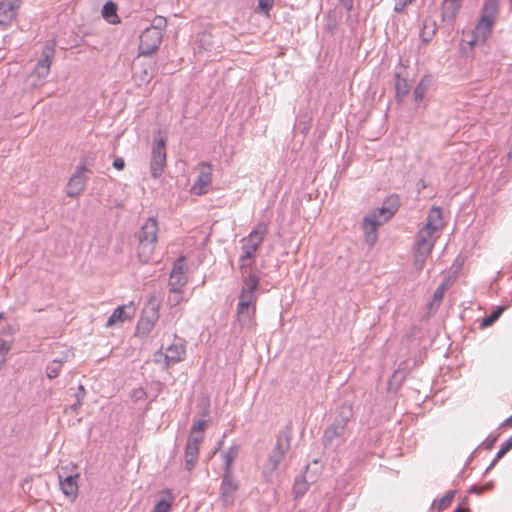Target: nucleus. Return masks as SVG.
<instances>
[{"mask_svg": "<svg viewBox=\"0 0 512 512\" xmlns=\"http://www.w3.org/2000/svg\"><path fill=\"white\" fill-rule=\"evenodd\" d=\"M83 401H80V400H76L75 399V402L70 405L69 409L74 412V413H77L78 409L81 407Z\"/></svg>", "mask_w": 512, "mask_h": 512, "instance_id": "nucleus-54", "label": "nucleus"}, {"mask_svg": "<svg viewBox=\"0 0 512 512\" xmlns=\"http://www.w3.org/2000/svg\"><path fill=\"white\" fill-rule=\"evenodd\" d=\"M126 308H130L129 306L122 305L117 307L113 313L109 316L106 326L112 327L117 323H123L125 320L130 318V315L126 312Z\"/></svg>", "mask_w": 512, "mask_h": 512, "instance_id": "nucleus-26", "label": "nucleus"}, {"mask_svg": "<svg viewBox=\"0 0 512 512\" xmlns=\"http://www.w3.org/2000/svg\"><path fill=\"white\" fill-rule=\"evenodd\" d=\"M3 333H6L7 336L9 337V339L0 337V356L6 357V355L8 354V352L11 349L13 339H12L9 331H4Z\"/></svg>", "mask_w": 512, "mask_h": 512, "instance_id": "nucleus-38", "label": "nucleus"}, {"mask_svg": "<svg viewBox=\"0 0 512 512\" xmlns=\"http://www.w3.org/2000/svg\"><path fill=\"white\" fill-rule=\"evenodd\" d=\"M86 396V390L83 385H79L77 388V392L74 394L76 400L83 401Z\"/></svg>", "mask_w": 512, "mask_h": 512, "instance_id": "nucleus-49", "label": "nucleus"}, {"mask_svg": "<svg viewBox=\"0 0 512 512\" xmlns=\"http://www.w3.org/2000/svg\"><path fill=\"white\" fill-rule=\"evenodd\" d=\"M166 166V140L162 137L154 140L151 150L150 170L153 178L162 175Z\"/></svg>", "mask_w": 512, "mask_h": 512, "instance_id": "nucleus-7", "label": "nucleus"}, {"mask_svg": "<svg viewBox=\"0 0 512 512\" xmlns=\"http://www.w3.org/2000/svg\"><path fill=\"white\" fill-rule=\"evenodd\" d=\"M415 0H395L394 12L404 13L406 8L411 5Z\"/></svg>", "mask_w": 512, "mask_h": 512, "instance_id": "nucleus-45", "label": "nucleus"}, {"mask_svg": "<svg viewBox=\"0 0 512 512\" xmlns=\"http://www.w3.org/2000/svg\"><path fill=\"white\" fill-rule=\"evenodd\" d=\"M163 34L146 28L139 37L138 56H150L159 49Z\"/></svg>", "mask_w": 512, "mask_h": 512, "instance_id": "nucleus-8", "label": "nucleus"}, {"mask_svg": "<svg viewBox=\"0 0 512 512\" xmlns=\"http://www.w3.org/2000/svg\"><path fill=\"white\" fill-rule=\"evenodd\" d=\"M117 4L113 1H107L102 8V17L110 24H118L120 18L117 15Z\"/></svg>", "mask_w": 512, "mask_h": 512, "instance_id": "nucleus-24", "label": "nucleus"}, {"mask_svg": "<svg viewBox=\"0 0 512 512\" xmlns=\"http://www.w3.org/2000/svg\"><path fill=\"white\" fill-rule=\"evenodd\" d=\"M146 392L142 388L135 389L133 391V397L136 401L145 398Z\"/></svg>", "mask_w": 512, "mask_h": 512, "instance_id": "nucleus-51", "label": "nucleus"}, {"mask_svg": "<svg viewBox=\"0 0 512 512\" xmlns=\"http://www.w3.org/2000/svg\"><path fill=\"white\" fill-rule=\"evenodd\" d=\"M78 477V473L68 475L64 472H58L59 485L62 492L73 499L78 495Z\"/></svg>", "mask_w": 512, "mask_h": 512, "instance_id": "nucleus-18", "label": "nucleus"}, {"mask_svg": "<svg viewBox=\"0 0 512 512\" xmlns=\"http://www.w3.org/2000/svg\"><path fill=\"white\" fill-rule=\"evenodd\" d=\"M4 319V316L2 313H0V321H2Z\"/></svg>", "mask_w": 512, "mask_h": 512, "instance_id": "nucleus-60", "label": "nucleus"}, {"mask_svg": "<svg viewBox=\"0 0 512 512\" xmlns=\"http://www.w3.org/2000/svg\"><path fill=\"white\" fill-rule=\"evenodd\" d=\"M447 288H448L447 282H442L437 287V289L433 293V298H432L431 305H433V304L439 305L440 304V302L442 301L444 293L447 290Z\"/></svg>", "mask_w": 512, "mask_h": 512, "instance_id": "nucleus-39", "label": "nucleus"}, {"mask_svg": "<svg viewBox=\"0 0 512 512\" xmlns=\"http://www.w3.org/2000/svg\"><path fill=\"white\" fill-rule=\"evenodd\" d=\"M170 509H171V501L161 499L154 505L152 512H169Z\"/></svg>", "mask_w": 512, "mask_h": 512, "instance_id": "nucleus-43", "label": "nucleus"}, {"mask_svg": "<svg viewBox=\"0 0 512 512\" xmlns=\"http://www.w3.org/2000/svg\"><path fill=\"white\" fill-rule=\"evenodd\" d=\"M497 12L498 0H487L482 8V16L472 32V39L468 42L471 46L489 38Z\"/></svg>", "mask_w": 512, "mask_h": 512, "instance_id": "nucleus-3", "label": "nucleus"}, {"mask_svg": "<svg viewBox=\"0 0 512 512\" xmlns=\"http://www.w3.org/2000/svg\"><path fill=\"white\" fill-rule=\"evenodd\" d=\"M222 444H223V439L218 442L217 449H219L222 446Z\"/></svg>", "mask_w": 512, "mask_h": 512, "instance_id": "nucleus-59", "label": "nucleus"}, {"mask_svg": "<svg viewBox=\"0 0 512 512\" xmlns=\"http://www.w3.org/2000/svg\"><path fill=\"white\" fill-rule=\"evenodd\" d=\"M255 264V258H243V255H240L239 258V268L242 275V280L248 276L250 272L253 271V267Z\"/></svg>", "mask_w": 512, "mask_h": 512, "instance_id": "nucleus-30", "label": "nucleus"}, {"mask_svg": "<svg viewBox=\"0 0 512 512\" xmlns=\"http://www.w3.org/2000/svg\"><path fill=\"white\" fill-rule=\"evenodd\" d=\"M504 310H505L504 306H498L488 316H485L484 318H482L480 327L486 328V327L493 325L500 318V316L502 315Z\"/></svg>", "mask_w": 512, "mask_h": 512, "instance_id": "nucleus-28", "label": "nucleus"}, {"mask_svg": "<svg viewBox=\"0 0 512 512\" xmlns=\"http://www.w3.org/2000/svg\"><path fill=\"white\" fill-rule=\"evenodd\" d=\"M512 449V435L501 445L496 454V460H500L508 451Z\"/></svg>", "mask_w": 512, "mask_h": 512, "instance_id": "nucleus-42", "label": "nucleus"}, {"mask_svg": "<svg viewBox=\"0 0 512 512\" xmlns=\"http://www.w3.org/2000/svg\"><path fill=\"white\" fill-rule=\"evenodd\" d=\"M16 17V12L10 10L8 7L0 5V26L4 28L11 25L12 21Z\"/></svg>", "mask_w": 512, "mask_h": 512, "instance_id": "nucleus-29", "label": "nucleus"}, {"mask_svg": "<svg viewBox=\"0 0 512 512\" xmlns=\"http://www.w3.org/2000/svg\"><path fill=\"white\" fill-rule=\"evenodd\" d=\"M204 439L203 435L189 436L185 447V468L187 471L194 469L199 455L200 444Z\"/></svg>", "mask_w": 512, "mask_h": 512, "instance_id": "nucleus-15", "label": "nucleus"}, {"mask_svg": "<svg viewBox=\"0 0 512 512\" xmlns=\"http://www.w3.org/2000/svg\"><path fill=\"white\" fill-rule=\"evenodd\" d=\"M55 55L54 44H47L42 49L41 58L38 60L31 77H37L39 79H45L49 72L50 67Z\"/></svg>", "mask_w": 512, "mask_h": 512, "instance_id": "nucleus-12", "label": "nucleus"}, {"mask_svg": "<svg viewBox=\"0 0 512 512\" xmlns=\"http://www.w3.org/2000/svg\"><path fill=\"white\" fill-rule=\"evenodd\" d=\"M62 364L63 361L60 359H54L53 361H51L46 367V376L49 379L56 378L62 369Z\"/></svg>", "mask_w": 512, "mask_h": 512, "instance_id": "nucleus-32", "label": "nucleus"}, {"mask_svg": "<svg viewBox=\"0 0 512 512\" xmlns=\"http://www.w3.org/2000/svg\"><path fill=\"white\" fill-rule=\"evenodd\" d=\"M113 167L117 170H123L125 168V161L121 157H117L113 161Z\"/></svg>", "mask_w": 512, "mask_h": 512, "instance_id": "nucleus-50", "label": "nucleus"}, {"mask_svg": "<svg viewBox=\"0 0 512 512\" xmlns=\"http://www.w3.org/2000/svg\"><path fill=\"white\" fill-rule=\"evenodd\" d=\"M143 74H144V76L142 77V81L149 82L151 80V78L153 77L152 73H149L147 69L143 70Z\"/></svg>", "mask_w": 512, "mask_h": 512, "instance_id": "nucleus-55", "label": "nucleus"}, {"mask_svg": "<svg viewBox=\"0 0 512 512\" xmlns=\"http://www.w3.org/2000/svg\"><path fill=\"white\" fill-rule=\"evenodd\" d=\"M414 251V267L415 269L420 272L426 263L427 258L430 256L431 252H423L419 250H413Z\"/></svg>", "mask_w": 512, "mask_h": 512, "instance_id": "nucleus-34", "label": "nucleus"}, {"mask_svg": "<svg viewBox=\"0 0 512 512\" xmlns=\"http://www.w3.org/2000/svg\"><path fill=\"white\" fill-rule=\"evenodd\" d=\"M83 401H80V400H76L75 399V402L70 405L69 409L74 412V413H77L78 409L81 407Z\"/></svg>", "mask_w": 512, "mask_h": 512, "instance_id": "nucleus-53", "label": "nucleus"}, {"mask_svg": "<svg viewBox=\"0 0 512 512\" xmlns=\"http://www.w3.org/2000/svg\"><path fill=\"white\" fill-rule=\"evenodd\" d=\"M498 440V436H489L487 437L483 442H482V446L487 449V450H490L492 449V447L494 446L495 442Z\"/></svg>", "mask_w": 512, "mask_h": 512, "instance_id": "nucleus-48", "label": "nucleus"}, {"mask_svg": "<svg viewBox=\"0 0 512 512\" xmlns=\"http://www.w3.org/2000/svg\"><path fill=\"white\" fill-rule=\"evenodd\" d=\"M212 182V165L209 162L200 164L198 177L191 188V192L195 195H203L207 193L208 187Z\"/></svg>", "mask_w": 512, "mask_h": 512, "instance_id": "nucleus-14", "label": "nucleus"}, {"mask_svg": "<svg viewBox=\"0 0 512 512\" xmlns=\"http://www.w3.org/2000/svg\"><path fill=\"white\" fill-rule=\"evenodd\" d=\"M436 24L432 22L431 25H428L427 22L424 23L423 29L420 33L421 40L424 44H428L435 35Z\"/></svg>", "mask_w": 512, "mask_h": 512, "instance_id": "nucleus-33", "label": "nucleus"}, {"mask_svg": "<svg viewBox=\"0 0 512 512\" xmlns=\"http://www.w3.org/2000/svg\"><path fill=\"white\" fill-rule=\"evenodd\" d=\"M239 450H240L239 446L234 444V445L230 446L227 451H224L222 453L223 460H224V467H223L224 472L231 471V466H232L234 460L237 458V456L239 454Z\"/></svg>", "mask_w": 512, "mask_h": 512, "instance_id": "nucleus-27", "label": "nucleus"}, {"mask_svg": "<svg viewBox=\"0 0 512 512\" xmlns=\"http://www.w3.org/2000/svg\"><path fill=\"white\" fill-rule=\"evenodd\" d=\"M427 86L423 84V82H420L416 88L414 89L413 95L416 102H421L424 98V95L426 93Z\"/></svg>", "mask_w": 512, "mask_h": 512, "instance_id": "nucleus-44", "label": "nucleus"}, {"mask_svg": "<svg viewBox=\"0 0 512 512\" xmlns=\"http://www.w3.org/2000/svg\"><path fill=\"white\" fill-rule=\"evenodd\" d=\"M469 509L467 507H462L461 505L458 506L455 510V512H468Z\"/></svg>", "mask_w": 512, "mask_h": 512, "instance_id": "nucleus-57", "label": "nucleus"}, {"mask_svg": "<svg viewBox=\"0 0 512 512\" xmlns=\"http://www.w3.org/2000/svg\"><path fill=\"white\" fill-rule=\"evenodd\" d=\"M167 301L171 307L179 305L183 301L182 289L170 288Z\"/></svg>", "mask_w": 512, "mask_h": 512, "instance_id": "nucleus-36", "label": "nucleus"}, {"mask_svg": "<svg viewBox=\"0 0 512 512\" xmlns=\"http://www.w3.org/2000/svg\"><path fill=\"white\" fill-rule=\"evenodd\" d=\"M461 3L459 1L443 0L441 18L442 22L446 23L447 26L453 28L454 19L461 8Z\"/></svg>", "mask_w": 512, "mask_h": 512, "instance_id": "nucleus-20", "label": "nucleus"}, {"mask_svg": "<svg viewBox=\"0 0 512 512\" xmlns=\"http://www.w3.org/2000/svg\"><path fill=\"white\" fill-rule=\"evenodd\" d=\"M156 242L154 241H139L138 257L141 262L147 263L150 261L155 249Z\"/></svg>", "mask_w": 512, "mask_h": 512, "instance_id": "nucleus-25", "label": "nucleus"}, {"mask_svg": "<svg viewBox=\"0 0 512 512\" xmlns=\"http://www.w3.org/2000/svg\"><path fill=\"white\" fill-rule=\"evenodd\" d=\"M353 417L352 405L343 403L338 407L334 421L326 428L323 435L325 447L331 445L334 440L344 436L347 425Z\"/></svg>", "mask_w": 512, "mask_h": 512, "instance_id": "nucleus-4", "label": "nucleus"}, {"mask_svg": "<svg viewBox=\"0 0 512 512\" xmlns=\"http://www.w3.org/2000/svg\"><path fill=\"white\" fill-rule=\"evenodd\" d=\"M255 316L256 307L237 304L234 327L238 325L241 330L253 331L257 325Z\"/></svg>", "mask_w": 512, "mask_h": 512, "instance_id": "nucleus-10", "label": "nucleus"}, {"mask_svg": "<svg viewBox=\"0 0 512 512\" xmlns=\"http://www.w3.org/2000/svg\"><path fill=\"white\" fill-rule=\"evenodd\" d=\"M159 319L158 306L155 303H149L144 307L142 316L138 321L136 332L140 336H146L153 329Z\"/></svg>", "mask_w": 512, "mask_h": 512, "instance_id": "nucleus-9", "label": "nucleus"}, {"mask_svg": "<svg viewBox=\"0 0 512 512\" xmlns=\"http://www.w3.org/2000/svg\"><path fill=\"white\" fill-rule=\"evenodd\" d=\"M291 438L292 430L290 427H285L276 435V443L263 464L262 474L266 481H271L275 472L280 468L287 452L290 450Z\"/></svg>", "mask_w": 512, "mask_h": 512, "instance_id": "nucleus-2", "label": "nucleus"}, {"mask_svg": "<svg viewBox=\"0 0 512 512\" xmlns=\"http://www.w3.org/2000/svg\"><path fill=\"white\" fill-rule=\"evenodd\" d=\"M437 236L435 233L428 230V228L422 227L415 236V244L413 250H419L423 252H432Z\"/></svg>", "mask_w": 512, "mask_h": 512, "instance_id": "nucleus-17", "label": "nucleus"}, {"mask_svg": "<svg viewBox=\"0 0 512 512\" xmlns=\"http://www.w3.org/2000/svg\"><path fill=\"white\" fill-rule=\"evenodd\" d=\"M242 283L243 286L241 288L237 304L256 307L258 300L256 291L259 287L260 277L255 272H250L248 276L243 279Z\"/></svg>", "mask_w": 512, "mask_h": 512, "instance_id": "nucleus-6", "label": "nucleus"}, {"mask_svg": "<svg viewBox=\"0 0 512 512\" xmlns=\"http://www.w3.org/2000/svg\"><path fill=\"white\" fill-rule=\"evenodd\" d=\"M167 26V20L163 16H155L151 22V26L148 27L150 30H155L163 34L165 28Z\"/></svg>", "mask_w": 512, "mask_h": 512, "instance_id": "nucleus-37", "label": "nucleus"}, {"mask_svg": "<svg viewBox=\"0 0 512 512\" xmlns=\"http://www.w3.org/2000/svg\"><path fill=\"white\" fill-rule=\"evenodd\" d=\"M185 356V346L179 341L169 345L166 348V352H162V348L156 352L155 360L160 361L161 358L164 359L166 367L174 365L183 360Z\"/></svg>", "mask_w": 512, "mask_h": 512, "instance_id": "nucleus-13", "label": "nucleus"}, {"mask_svg": "<svg viewBox=\"0 0 512 512\" xmlns=\"http://www.w3.org/2000/svg\"><path fill=\"white\" fill-rule=\"evenodd\" d=\"M309 466L307 465L305 475L297 477L293 485V494L295 498L302 497L308 490L309 485L315 481L313 477H308Z\"/></svg>", "mask_w": 512, "mask_h": 512, "instance_id": "nucleus-23", "label": "nucleus"}, {"mask_svg": "<svg viewBox=\"0 0 512 512\" xmlns=\"http://www.w3.org/2000/svg\"><path fill=\"white\" fill-rule=\"evenodd\" d=\"M510 424H512V415H511L509 418H507V419L504 421V423H503V425H510Z\"/></svg>", "mask_w": 512, "mask_h": 512, "instance_id": "nucleus-58", "label": "nucleus"}, {"mask_svg": "<svg viewBox=\"0 0 512 512\" xmlns=\"http://www.w3.org/2000/svg\"><path fill=\"white\" fill-rule=\"evenodd\" d=\"M238 489L237 483L233 481L232 471L224 472L220 487L221 500L225 506L232 505L235 500L234 493Z\"/></svg>", "mask_w": 512, "mask_h": 512, "instance_id": "nucleus-16", "label": "nucleus"}, {"mask_svg": "<svg viewBox=\"0 0 512 512\" xmlns=\"http://www.w3.org/2000/svg\"><path fill=\"white\" fill-rule=\"evenodd\" d=\"M267 231L268 225L265 222H259L252 231L241 240V255H243V258H255L256 252L262 245Z\"/></svg>", "mask_w": 512, "mask_h": 512, "instance_id": "nucleus-5", "label": "nucleus"}, {"mask_svg": "<svg viewBox=\"0 0 512 512\" xmlns=\"http://www.w3.org/2000/svg\"><path fill=\"white\" fill-rule=\"evenodd\" d=\"M87 173H90V170L87 169L86 166L81 165L77 167L76 171L68 181L66 191L67 196L77 197L84 191L88 180Z\"/></svg>", "mask_w": 512, "mask_h": 512, "instance_id": "nucleus-11", "label": "nucleus"}, {"mask_svg": "<svg viewBox=\"0 0 512 512\" xmlns=\"http://www.w3.org/2000/svg\"><path fill=\"white\" fill-rule=\"evenodd\" d=\"M454 495V491H448L439 501L433 503V507L438 511L446 509L452 502Z\"/></svg>", "mask_w": 512, "mask_h": 512, "instance_id": "nucleus-35", "label": "nucleus"}, {"mask_svg": "<svg viewBox=\"0 0 512 512\" xmlns=\"http://www.w3.org/2000/svg\"><path fill=\"white\" fill-rule=\"evenodd\" d=\"M395 89L397 97H403L409 92V85L405 78H402L399 73L395 74Z\"/></svg>", "mask_w": 512, "mask_h": 512, "instance_id": "nucleus-31", "label": "nucleus"}, {"mask_svg": "<svg viewBox=\"0 0 512 512\" xmlns=\"http://www.w3.org/2000/svg\"><path fill=\"white\" fill-rule=\"evenodd\" d=\"M338 1L347 11H351L353 9V0H338Z\"/></svg>", "mask_w": 512, "mask_h": 512, "instance_id": "nucleus-52", "label": "nucleus"}, {"mask_svg": "<svg viewBox=\"0 0 512 512\" xmlns=\"http://www.w3.org/2000/svg\"><path fill=\"white\" fill-rule=\"evenodd\" d=\"M0 5L8 7L10 10H14L16 12L20 6V0H5L0 3Z\"/></svg>", "mask_w": 512, "mask_h": 512, "instance_id": "nucleus-47", "label": "nucleus"}, {"mask_svg": "<svg viewBox=\"0 0 512 512\" xmlns=\"http://www.w3.org/2000/svg\"><path fill=\"white\" fill-rule=\"evenodd\" d=\"M158 224L154 217H149L142 225L139 233V241H157Z\"/></svg>", "mask_w": 512, "mask_h": 512, "instance_id": "nucleus-21", "label": "nucleus"}, {"mask_svg": "<svg viewBox=\"0 0 512 512\" xmlns=\"http://www.w3.org/2000/svg\"><path fill=\"white\" fill-rule=\"evenodd\" d=\"M400 206L399 197L395 194L388 196L383 205L364 216L362 229L366 243L372 247L377 241V229L387 222L398 211Z\"/></svg>", "mask_w": 512, "mask_h": 512, "instance_id": "nucleus-1", "label": "nucleus"}, {"mask_svg": "<svg viewBox=\"0 0 512 512\" xmlns=\"http://www.w3.org/2000/svg\"><path fill=\"white\" fill-rule=\"evenodd\" d=\"M207 426V422L205 420H198L191 427V433L189 436H199L203 435L205 428Z\"/></svg>", "mask_w": 512, "mask_h": 512, "instance_id": "nucleus-41", "label": "nucleus"}, {"mask_svg": "<svg viewBox=\"0 0 512 512\" xmlns=\"http://www.w3.org/2000/svg\"><path fill=\"white\" fill-rule=\"evenodd\" d=\"M423 227L428 228V230L434 233L443 227L442 210L440 207L433 206L430 209L427 216V222Z\"/></svg>", "mask_w": 512, "mask_h": 512, "instance_id": "nucleus-22", "label": "nucleus"}, {"mask_svg": "<svg viewBox=\"0 0 512 512\" xmlns=\"http://www.w3.org/2000/svg\"><path fill=\"white\" fill-rule=\"evenodd\" d=\"M184 257H180L174 264L170 273L169 286L173 289H182L187 283V277L184 273Z\"/></svg>", "mask_w": 512, "mask_h": 512, "instance_id": "nucleus-19", "label": "nucleus"}, {"mask_svg": "<svg viewBox=\"0 0 512 512\" xmlns=\"http://www.w3.org/2000/svg\"><path fill=\"white\" fill-rule=\"evenodd\" d=\"M274 6V0H258V6L256 12L263 13L269 16L270 11Z\"/></svg>", "mask_w": 512, "mask_h": 512, "instance_id": "nucleus-40", "label": "nucleus"}, {"mask_svg": "<svg viewBox=\"0 0 512 512\" xmlns=\"http://www.w3.org/2000/svg\"><path fill=\"white\" fill-rule=\"evenodd\" d=\"M499 460H496V456L494 457V459L492 460V462L490 463V465L487 467L486 471L492 469L496 463L498 462Z\"/></svg>", "mask_w": 512, "mask_h": 512, "instance_id": "nucleus-56", "label": "nucleus"}, {"mask_svg": "<svg viewBox=\"0 0 512 512\" xmlns=\"http://www.w3.org/2000/svg\"><path fill=\"white\" fill-rule=\"evenodd\" d=\"M400 384H401V380L398 381L397 373H394L391 380L389 381V384H388L389 391L396 392L398 390V388L400 387Z\"/></svg>", "mask_w": 512, "mask_h": 512, "instance_id": "nucleus-46", "label": "nucleus"}]
</instances>
